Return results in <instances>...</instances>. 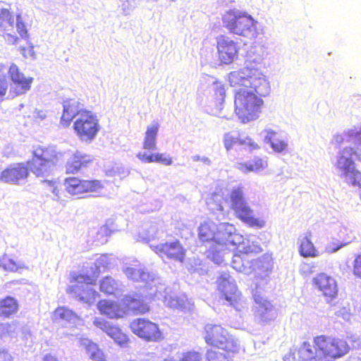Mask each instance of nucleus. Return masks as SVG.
Segmentation results:
<instances>
[{
  "instance_id": "nucleus-18",
  "label": "nucleus",
  "mask_w": 361,
  "mask_h": 361,
  "mask_svg": "<svg viewBox=\"0 0 361 361\" xmlns=\"http://www.w3.org/2000/svg\"><path fill=\"white\" fill-rule=\"evenodd\" d=\"M8 74L14 85L10 89V94L12 97L24 94L30 89L32 78L25 77L16 64L12 63L10 66Z\"/></svg>"
},
{
  "instance_id": "nucleus-45",
  "label": "nucleus",
  "mask_w": 361,
  "mask_h": 361,
  "mask_svg": "<svg viewBox=\"0 0 361 361\" xmlns=\"http://www.w3.org/2000/svg\"><path fill=\"white\" fill-rule=\"evenodd\" d=\"M33 48V45L31 43H29L27 47H20V51L25 58L34 57L35 52Z\"/></svg>"
},
{
  "instance_id": "nucleus-12",
  "label": "nucleus",
  "mask_w": 361,
  "mask_h": 361,
  "mask_svg": "<svg viewBox=\"0 0 361 361\" xmlns=\"http://www.w3.org/2000/svg\"><path fill=\"white\" fill-rule=\"evenodd\" d=\"M30 172L27 161L11 164L1 171L0 182L9 185H19L27 181Z\"/></svg>"
},
{
  "instance_id": "nucleus-14",
  "label": "nucleus",
  "mask_w": 361,
  "mask_h": 361,
  "mask_svg": "<svg viewBox=\"0 0 361 361\" xmlns=\"http://www.w3.org/2000/svg\"><path fill=\"white\" fill-rule=\"evenodd\" d=\"M216 49L219 61L222 64H230L238 56L240 46L238 42L221 35L216 37Z\"/></svg>"
},
{
  "instance_id": "nucleus-40",
  "label": "nucleus",
  "mask_w": 361,
  "mask_h": 361,
  "mask_svg": "<svg viewBox=\"0 0 361 361\" xmlns=\"http://www.w3.org/2000/svg\"><path fill=\"white\" fill-rule=\"evenodd\" d=\"M5 70L4 66L0 65V99H2L6 95L8 89Z\"/></svg>"
},
{
  "instance_id": "nucleus-39",
  "label": "nucleus",
  "mask_w": 361,
  "mask_h": 361,
  "mask_svg": "<svg viewBox=\"0 0 361 361\" xmlns=\"http://www.w3.org/2000/svg\"><path fill=\"white\" fill-rule=\"evenodd\" d=\"M14 326L13 322H0V338L11 336L15 333Z\"/></svg>"
},
{
  "instance_id": "nucleus-49",
  "label": "nucleus",
  "mask_w": 361,
  "mask_h": 361,
  "mask_svg": "<svg viewBox=\"0 0 361 361\" xmlns=\"http://www.w3.org/2000/svg\"><path fill=\"white\" fill-rule=\"evenodd\" d=\"M348 243H341L340 245L336 247H333L332 250L334 251H336V250H338L339 248L343 247L344 245H347Z\"/></svg>"
},
{
  "instance_id": "nucleus-43",
  "label": "nucleus",
  "mask_w": 361,
  "mask_h": 361,
  "mask_svg": "<svg viewBox=\"0 0 361 361\" xmlns=\"http://www.w3.org/2000/svg\"><path fill=\"white\" fill-rule=\"evenodd\" d=\"M126 276L133 281H137V278L141 275V271L133 267H127L124 270Z\"/></svg>"
},
{
  "instance_id": "nucleus-34",
  "label": "nucleus",
  "mask_w": 361,
  "mask_h": 361,
  "mask_svg": "<svg viewBox=\"0 0 361 361\" xmlns=\"http://www.w3.org/2000/svg\"><path fill=\"white\" fill-rule=\"evenodd\" d=\"M265 140L270 144L271 148L276 152H282L287 147V143L282 139L279 138L276 132L267 131Z\"/></svg>"
},
{
  "instance_id": "nucleus-17",
  "label": "nucleus",
  "mask_w": 361,
  "mask_h": 361,
  "mask_svg": "<svg viewBox=\"0 0 361 361\" xmlns=\"http://www.w3.org/2000/svg\"><path fill=\"white\" fill-rule=\"evenodd\" d=\"M312 284L328 301H331L338 295V290L336 280L325 273L317 274L312 279Z\"/></svg>"
},
{
  "instance_id": "nucleus-50",
  "label": "nucleus",
  "mask_w": 361,
  "mask_h": 361,
  "mask_svg": "<svg viewBox=\"0 0 361 361\" xmlns=\"http://www.w3.org/2000/svg\"><path fill=\"white\" fill-rule=\"evenodd\" d=\"M94 294H95V291H94L93 289H92V288H89V289L87 290V295H88L94 296Z\"/></svg>"
},
{
  "instance_id": "nucleus-1",
  "label": "nucleus",
  "mask_w": 361,
  "mask_h": 361,
  "mask_svg": "<svg viewBox=\"0 0 361 361\" xmlns=\"http://www.w3.org/2000/svg\"><path fill=\"white\" fill-rule=\"evenodd\" d=\"M228 82L235 90V110L242 123L257 119L262 111V97L270 92L266 76L256 68L245 66L228 75Z\"/></svg>"
},
{
  "instance_id": "nucleus-54",
  "label": "nucleus",
  "mask_w": 361,
  "mask_h": 361,
  "mask_svg": "<svg viewBox=\"0 0 361 361\" xmlns=\"http://www.w3.org/2000/svg\"><path fill=\"white\" fill-rule=\"evenodd\" d=\"M163 361H174L172 359H164Z\"/></svg>"
},
{
  "instance_id": "nucleus-7",
  "label": "nucleus",
  "mask_w": 361,
  "mask_h": 361,
  "mask_svg": "<svg viewBox=\"0 0 361 361\" xmlns=\"http://www.w3.org/2000/svg\"><path fill=\"white\" fill-rule=\"evenodd\" d=\"M204 338L209 345L222 350L226 355L231 356L238 352L237 341L221 325H205Z\"/></svg>"
},
{
  "instance_id": "nucleus-20",
  "label": "nucleus",
  "mask_w": 361,
  "mask_h": 361,
  "mask_svg": "<svg viewBox=\"0 0 361 361\" xmlns=\"http://www.w3.org/2000/svg\"><path fill=\"white\" fill-rule=\"evenodd\" d=\"M217 288L221 293V298L228 301L231 306L237 308L241 301L242 295L236 285L224 278L219 281Z\"/></svg>"
},
{
  "instance_id": "nucleus-32",
  "label": "nucleus",
  "mask_w": 361,
  "mask_h": 361,
  "mask_svg": "<svg viewBox=\"0 0 361 361\" xmlns=\"http://www.w3.org/2000/svg\"><path fill=\"white\" fill-rule=\"evenodd\" d=\"M311 234L309 233L302 240L299 247L300 255L304 257H316L319 252L310 240Z\"/></svg>"
},
{
  "instance_id": "nucleus-21",
  "label": "nucleus",
  "mask_w": 361,
  "mask_h": 361,
  "mask_svg": "<svg viewBox=\"0 0 361 361\" xmlns=\"http://www.w3.org/2000/svg\"><path fill=\"white\" fill-rule=\"evenodd\" d=\"M273 269V259L270 255L264 254L255 261L254 278L257 281L267 280Z\"/></svg>"
},
{
  "instance_id": "nucleus-36",
  "label": "nucleus",
  "mask_w": 361,
  "mask_h": 361,
  "mask_svg": "<svg viewBox=\"0 0 361 361\" xmlns=\"http://www.w3.org/2000/svg\"><path fill=\"white\" fill-rule=\"evenodd\" d=\"M247 262L248 260L245 259V256L238 250V252L233 256L231 266L237 271L242 272L245 271Z\"/></svg>"
},
{
  "instance_id": "nucleus-35",
  "label": "nucleus",
  "mask_w": 361,
  "mask_h": 361,
  "mask_svg": "<svg viewBox=\"0 0 361 361\" xmlns=\"http://www.w3.org/2000/svg\"><path fill=\"white\" fill-rule=\"evenodd\" d=\"M99 288L106 295H115L118 290L117 283L110 276H106L102 279Z\"/></svg>"
},
{
  "instance_id": "nucleus-27",
  "label": "nucleus",
  "mask_w": 361,
  "mask_h": 361,
  "mask_svg": "<svg viewBox=\"0 0 361 361\" xmlns=\"http://www.w3.org/2000/svg\"><path fill=\"white\" fill-rule=\"evenodd\" d=\"M18 310L19 303L16 298L6 295L0 298V317L10 318L15 315Z\"/></svg>"
},
{
  "instance_id": "nucleus-4",
  "label": "nucleus",
  "mask_w": 361,
  "mask_h": 361,
  "mask_svg": "<svg viewBox=\"0 0 361 361\" xmlns=\"http://www.w3.org/2000/svg\"><path fill=\"white\" fill-rule=\"evenodd\" d=\"M97 308L102 315L110 319H123L130 314H144L149 311L147 303L130 295H124L118 301L102 299L98 301Z\"/></svg>"
},
{
  "instance_id": "nucleus-37",
  "label": "nucleus",
  "mask_w": 361,
  "mask_h": 361,
  "mask_svg": "<svg viewBox=\"0 0 361 361\" xmlns=\"http://www.w3.org/2000/svg\"><path fill=\"white\" fill-rule=\"evenodd\" d=\"M53 316L55 320L65 321H71L76 317L75 314L73 311L64 307H57L54 311Z\"/></svg>"
},
{
  "instance_id": "nucleus-51",
  "label": "nucleus",
  "mask_w": 361,
  "mask_h": 361,
  "mask_svg": "<svg viewBox=\"0 0 361 361\" xmlns=\"http://www.w3.org/2000/svg\"><path fill=\"white\" fill-rule=\"evenodd\" d=\"M54 180L56 182V184L54 185V187H52V186H51V187L53 188L52 192H54V193H56V195H57V192H59V190H56V185H57V182H56L55 180Z\"/></svg>"
},
{
  "instance_id": "nucleus-41",
  "label": "nucleus",
  "mask_w": 361,
  "mask_h": 361,
  "mask_svg": "<svg viewBox=\"0 0 361 361\" xmlns=\"http://www.w3.org/2000/svg\"><path fill=\"white\" fill-rule=\"evenodd\" d=\"M178 361H202V357L197 351L188 350L182 354Z\"/></svg>"
},
{
  "instance_id": "nucleus-56",
  "label": "nucleus",
  "mask_w": 361,
  "mask_h": 361,
  "mask_svg": "<svg viewBox=\"0 0 361 361\" xmlns=\"http://www.w3.org/2000/svg\"><path fill=\"white\" fill-rule=\"evenodd\" d=\"M127 361H136L135 360H127Z\"/></svg>"
},
{
  "instance_id": "nucleus-33",
  "label": "nucleus",
  "mask_w": 361,
  "mask_h": 361,
  "mask_svg": "<svg viewBox=\"0 0 361 361\" xmlns=\"http://www.w3.org/2000/svg\"><path fill=\"white\" fill-rule=\"evenodd\" d=\"M258 307L256 310V315L262 321H267L272 318L274 312V306L268 300H259Z\"/></svg>"
},
{
  "instance_id": "nucleus-38",
  "label": "nucleus",
  "mask_w": 361,
  "mask_h": 361,
  "mask_svg": "<svg viewBox=\"0 0 361 361\" xmlns=\"http://www.w3.org/2000/svg\"><path fill=\"white\" fill-rule=\"evenodd\" d=\"M238 251L245 257H252L262 252V249L259 244L252 242L243 245L241 248H238Z\"/></svg>"
},
{
  "instance_id": "nucleus-19",
  "label": "nucleus",
  "mask_w": 361,
  "mask_h": 361,
  "mask_svg": "<svg viewBox=\"0 0 361 361\" xmlns=\"http://www.w3.org/2000/svg\"><path fill=\"white\" fill-rule=\"evenodd\" d=\"M221 228L212 221H204L198 227V238L203 243H214L216 245L224 244V238L220 235Z\"/></svg>"
},
{
  "instance_id": "nucleus-29",
  "label": "nucleus",
  "mask_w": 361,
  "mask_h": 361,
  "mask_svg": "<svg viewBox=\"0 0 361 361\" xmlns=\"http://www.w3.org/2000/svg\"><path fill=\"white\" fill-rule=\"evenodd\" d=\"M267 161L259 157H255L250 163L240 162L237 168L243 173L257 172L267 168Z\"/></svg>"
},
{
  "instance_id": "nucleus-26",
  "label": "nucleus",
  "mask_w": 361,
  "mask_h": 361,
  "mask_svg": "<svg viewBox=\"0 0 361 361\" xmlns=\"http://www.w3.org/2000/svg\"><path fill=\"white\" fill-rule=\"evenodd\" d=\"M160 125L158 121H154L146 128L142 142V148L147 151H154L157 149V139Z\"/></svg>"
},
{
  "instance_id": "nucleus-52",
  "label": "nucleus",
  "mask_w": 361,
  "mask_h": 361,
  "mask_svg": "<svg viewBox=\"0 0 361 361\" xmlns=\"http://www.w3.org/2000/svg\"><path fill=\"white\" fill-rule=\"evenodd\" d=\"M54 180L56 182V184L54 185V187H52V186H51V187L53 188L52 192H54V193H56V195H57V192H59V190H56V185H57V182H56L55 180Z\"/></svg>"
},
{
  "instance_id": "nucleus-22",
  "label": "nucleus",
  "mask_w": 361,
  "mask_h": 361,
  "mask_svg": "<svg viewBox=\"0 0 361 361\" xmlns=\"http://www.w3.org/2000/svg\"><path fill=\"white\" fill-rule=\"evenodd\" d=\"M85 109L81 108L80 103L74 99H68L64 102L63 114L60 123L64 127L70 126L74 118L80 117Z\"/></svg>"
},
{
  "instance_id": "nucleus-13",
  "label": "nucleus",
  "mask_w": 361,
  "mask_h": 361,
  "mask_svg": "<svg viewBox=\"0 0 361 361\" xmlns=\"http://www.w3.org/2000/svg\"><path fill=\"white\" fill-rule=\"evenodd\" d=\"M94 325L104 332L120 348H128L131 343V336L118 324H114L102 319L96 318Z\"/></svg>"
},
{
  "instance_id": "nucleus-6",
  "label": "nucleus",
  "mask_w": 361,
  "mask_h": 361,
  "mask_svg": "<svg viewBox=\"0 0 361 361\" xmlns=\"http://www.w3.org/2000/svg\"><path fill=\"white\" fill-rule=\"evenodd\" d=\"M0 35L9 44H16L20 38L27 40L28 30L20 14L16 16V26L13 14L6 8L0 11Z\"/></svg>"
},
{
  "instance_id": "nucleus-24",
  "label": "nucleus",
  "mask_w": 361,
  "mask_h": 361,
  "mask_svg": "<svg viewBox=\"0 0 361 361\" xmlns=\"http://www.w3.org/2000/svg\"><path fill=\"white\" fill-rule=\"evenodd\" d=\"M338 164H341L340 169L343 172V176L348 177L350 183L355 186L361 188V172L355 169L354 161L348 158L341 157Z\"/></svg>"
},
{
  "instance_id": "nucleus-9",
  "label": "nucleus",
  "mask_w": 361,
  "mask_h": 361,
  "mask_svg": "<svg viewBox=\"0 0 361 361\" xmlns=\"http://www.w3.org/2000/svg\"><path fill=\"white\" fill-rule=\"evenodd\" d=\"M73 128L80 140L90 142L97 136L100 126L97 115L90 110L84 109L80 117L74 121Z\"/></svg>"
},
{
  "instance_id": "nucleus-30",
  "label": "nucleus",
  "mask_w": 361,
  "mask_h": 361,
  "mask_svg": "<svg viewBox=\"0 0 361 361\" xmlns=\"http://www.w3.org/2000/svg\"><path fill=\"white\" fill-rule=\"evenodd\" d=\"M224 144L227 150H230L235 144L246 145L251 149H259V145L251 138L246 137L245 140L239 139L232 136L230 133H226L224 137Z\"/></svg>"
},
{
  "instance_id": "nucleus-15",
  "label": "nucleus",
  "mask_w": 361,
  "mask_h": 361,
  "mask_svg": "<svg viewBox=\"0 0 361 361\" xmlns=\"http://www.w3.org/2000/svg\"><path fill=\"white\" fill-rule=\"evenodd\" d=\"M151 248L159 257L169 259L183 262L185 257L186 250L178 240L152 245Z\"/></svg>"
},
{
  "instance_id": "nucleus-46",
  "label": "nucleus",
  "mask_w": 361,
  "mask_h": 361,
  "mask_svg": "<svg viewBox=\"0 0 361 361\" xmlns=\"http://www.w3.org/2000/svg\"><path fill=\"white\" fill-rule=\"evenodd\" d=\"M0 361H14V359L8 350L0 349Z\"/></svg>"
},
{
  "instance_id": "nucleus-47",
  "label": "nucleus",
  "mask_w": 361,
  "mask_h": 361,
  "mask_svg": "<svg viewBox=\"0 0 361 361\" xmlns=\"http://www.w3.org/2000/svg\"><path fill=\"white\" fill-rule=\"evenodd\" d=\"M42 361H60V360L54 354L47 353L43 356Z\"/></svg>"
},
{
  "instance_id": "nucleus-10",
  "label": "nucleus",
  "mask_w": 361,
  "mask_h": 361,
  "mask_svg": "<svg viewBox=\"0 0 361 361\" xmlns=\"http://www.w3.org/2000/svg\"><path fill=\"white\" fill-rule=\"evenodd\" d=\"M63 185L67 193L80 198L87 196L89 193L98 192L104 187L101 180L82 179L76 176L66 178Z\"/></svg>"
},
{
  "instance_id": "nucleus-48",
  "label": "nucleus",
  "mask_w": 361,
  "mask_h": 361,
  "mask_svg": "<svg viewBox=\"0 0 361 361\" xmlns=\"http://www.w3.org/2000/svg\"><path fill=\"white\" fill-rule=\"evenodd\" d=\"M221 228L226 230L228 228H233V226L228 223H223L220 225Z\"/></svg>"
},
{
  "instance_id": "nucleus-42",
  "label": "nucleus",
  "mask_w": 361,
  "mask_h": 361,
  "mask_svg": "<svg viewBox=\"0 0 361 361\" xmlns=\"http://www.w3.org/2000/svg\"><path fill=\"white\" fill-rule=\"evenodd\" d=\"M353 273L358 279H361V255H357L353 264Z\"/></svg>"
},
{
  "instance_id": "nucleus-23",
  "label": "nucleus",
  "mask_w": 361,
  "mask_h": 361,
  "mask_svg": "<svg viewBox=\"0 0 361 361\" xmlns=\"http://www.w3.org/2000/svg\"><path fill=\"white\" fill-rule=\"evenodd\" d=\"M91 162L92 159L90 156L77 152L67 161L65 166L66 173L67 174L77 173L81 170L88 167Z\"/></svg>"
},
{
  "instance_id": "nucleus-44",
  "label": "nucleus",
  "mask_w": 361,
  "mask_h": 361,
  "mask_svg": "<svg viewBox=\"0 0 361 361\" xmlns=\"http://www.w3.org/2000/svg\"><path fill=\"white\" fill-rule=\"evenodd\" d=\"M226 357L229 356L226 355V353H224V355H221L216 352H210L208 353L207 359L208 361H227L226 360Z\"/></svg>"
},
{
  "instance_id": "nucleus-16",
  "label": "nucleus",
  "mask_w": 361,
  "mask_h": 361,
  "mask_svg": "<svg viewBox=\"0 0 361 361\" xmlns=\"http://www.w3.org/2000/svg\"><path fill=\"white\" fill-rule=\"evenodd\" d=\"M90 269L92 273L90 275L87 274H73L71 276V282L75 283V284L68 287L67 292L69 293H75L81 298H83L85 289L82 285H95L100 274L99 268L96 264L91 267Z\"/></svg>"
},
{
  "instance_id": "nucleus-2",
  "label": "nucleus",
  "mask_w": 361,
  "mask_h": 361,
  "mask_svg": "<svg viewBox=\"0 0 361 361\" xmlns=\"http://www.w3.org/2000/svg\"><path fill=\"white\" fill-rule=\"evenodd\" d=\"M349 346L343 339L326 335L313 338L312 345L304 342L298 351L300 361H321L322 358L336 360L348 353Z\"/></svg>"
},
{
  "instance_id": "nucleus-3",
  "label": "nucleus",
  "mask_w": 361,
  "mask_h": 361,
  "mask_svg": "<svg viewBox=\"0 0 361 361\" xmlns=\"http://www.w3.org/2000/svg\"><path fill=\"white\" fill-rule=\"evenodd\" d=\"M62 153L52 145L38 144L32 146L31 159L27 161L31 173L48 186L54 187L56 182L49 180L54 169L62 161Z\"/></svg>"
},
{
  "instance_id": "nucleus-28",
  "label": "nucleus",
  "mask_w": 361,
  "mask_h": 361,
  "mask_svg": "<svg viewBox=\"0 0 361 361\" xmlns=\"http://www.w3.org/2000/svg\"><path fill=\"white\" fill-rule=\"evenodd\" d=\"M136 156L144 163L157 162L165 166H170L173 164L172 158L169 155L164 153H152L147 154L146 152H140Z\"/></svg>"
},
{
  "instance_id": "nucleus-25",
  "label": "nucleus",
  "mask_w": 361,
  "mask_h": 361,
  "mask_svg": "<svg viewBox=\"0 0 361 361\" xmlns=\"http://www.w3.org/2000/svg\"><path fill=\"white\" fill-rule=\"evenodd\" d=\"M0 268L6 272H17L27 269V267L16 257L4 254L0 257Z\"/></svg>"
},
{
  "instance_id": "nucleus-53",
  "label": "nucleus",
  "mask_w": 361,
  "mask_h": 361,
  "mask_svg": "<svg viewBox=\"0 0 361 361\" xmlns=\"http://www.w3.org/2000/svg\"><path fill=\"white\" fill-rule=\"evenodd\" d=\"M233 237H234V238H233L234 239H235V238H239V239H240V238H241V235H238V234H237V233H235Z\"/></svg>"
},
{
  "instance_id": "nucleus-11",
  "label": "nucleus",
  "mask_w": 361,
  "mask_h": 361,
  "mask_svg": "<svg viewBox=\"0 0 361 361\" xmlns=\"http://www.w3.org/2000/svg\"><path fill=\"white\" fill-rule=\"evenodd\" d=\"M130 329L135 335L147 342H158L163 338L159 325L147 319L133 320Z\"/></svg>"
},
{
  "instance_id": "nucleus-31",
  "label": "nucleus",
  "mask_w": 361,
  "mask_h": 361,
  "mask_svg": "<svg viewBox=\"0 0 361 361\" xmlns=\"http://www.w3.org/2000/svg\"><path fill=\"white\" fill-rule=\"evenodd\" d=\"M85 350L89 358L92 361H106V355L99 345L89 341L85 344Z\"/></svg>"
},
{
  "instance_id": "nucleus-8",
  "label": "nucleus",
  "mask_w": 361,
  "mask_h": 361,
  "mask_svg": "<svg viewBox=\"0 0 361 361\" xmlns=\"http://www.w3.org/2000/svg\"><path fill=\"white\" fill-rule=\"evenodd\" d=\"M224 26L231 33L248 37L257 32V22L238 11H228L222 16Z\"/></svg>"
},
{
  "instance_id": "nucleus-55",
  "label": "nucleus",
  "mask_w": 361,
  "mask_h": 361,
  "mask_svg": "<svg viewBox=\"0 0 361 361\" xmlns=\"http://www.w3.org/2000/svg\"><path fill=\"white\" fill-rule=\"evenodd\" d=\"M231 241V243H233V245H235V243H234V238H233V239H232Z\"/></svg>"
},
{
  "instance_id": "nucleus-5",
  "label": "nucleus",
  "mask_w": 361,
  "mask_h": 361,
  "mask_svg": "<svg viewBox=\"0 0 361 361\" xmlns=\"http://www.w3.org/2000/svg\"><path fill=\"white\" fill-rule=\"evenodd\" d=\"M231 209L235 216L249 227L262 228L266 225V220L262 216H256L253 209L246 201L244 188H233L228 195Z\"/></svg>"
}]
</instances>
